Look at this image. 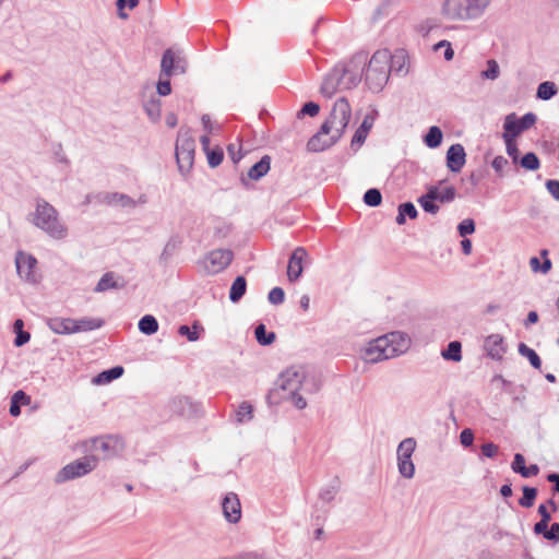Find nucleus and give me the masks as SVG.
Returning <instances> with one entry per match:
<instances>
[{
  "instance_id": "obj_1",
  "label": "nucleus",
  "mask_w": 559,
  "mask_h": 559,
  "mask_svg": "<svg viewBox=\"0 0 559 559\" xmlns=\"http://www.w3.org/2000/svg\"><path fill=\"white\" fill-rule=\"evenodd\" d=\"M350 116L352 109L348 100L345 97L338 98L319 131L309 139L308 151L318 153L333 146L345 132Z\"/></svg>"
},
{
  "instance_id": "obj_2",
  "label": "nucleus",
  "mask_w": 559,
  "mask_h": 559,
  "mask_svg": "<svg viewBox=\"0 0 559 559\" xmlns=\"http://www.w3.org/2000/svg\"><path fill=\"white\" fill-rule=\"evenodd\" d=\"M31 222L52 239L62 240L68 237V227L60 219L58 211L44 199H36V206Z\"/></svg>"
},
{
  "instance_id": "obj_3",
  "label": "nucleus",
  "mask_w": 559,
  "mask_h": 559,
  "mask_svg": "<svg viewBox=\"0 0 559 559\" xmlns=\"http://www.w3.org/2000/svg\"><path fill=\"white\" fill-rule=\"evenodd\" d=\"M390 51L380 49L372 55L367 68H365L366 84L373 93L381 92L386 84L390 76Z\"/></svg>"
},
{
  "instance_id": "obj_4",
  "label": "nucleus",
  "mask_w": 559,
  "mask_h": 559,
  "mask_svg": "<svg viewBox=\"0 0 559 559\" xmlns=\"http://www.w3.org/2000/svg\"><path fill=\"white\" fill-rule=\"evenodd\" d=\"M490 0H445L442 14L451 21L474 20L483 15Z\"/></svg>"
},
{
  "instance_id": "obj_5",
  "label": "nucleus",
  "mask_w": 559,
  "mask_h": 559,
  "mask_svg": "<svg viewBox=\"0 0 559 559\" xmlns=\"http://www.w3.org/2000/svg\"><path fill=\"white\" fill-rule=\"evenodd\" d=\"M281 390L288 393H296V391H304L307 393H314L319 390V384L313 379H308L304 371L297 368H289L283 372L278 380Z\"/></svg>"
},
{
  "instance_id": "obj_6",
  "label": "nucleus",
  "mask_w": 559,
  "mask_h": 559,
  "mask_svg": "<svg viewBox=\"0 0 559 559\" xmlns=\"http://www.w3.org/2000/svg\"><path fill=\"white\" fill-rule=\"evenodd\" d=\"M368 55L366 52L355 53L345 64H337V69L343 73L342 82L345 90L356 87L362 79L367 66Z\"/></svg>"
},
{
  "instance_id": "obj_7",
  "label": "nucleus",
  "mask_w": 559,
  "mask_h": 559,
  "mask_svg": "<svg viewBox=\"0 0 559 559\" xmlns=\"http://www.w3.org/2000/svg\"><path fill=\"white\" fill-rule=\"evenodd\" d=\"M95 455H85L63 466L56 475V483L61 484L87 475L97 466Z\"/></svg>"
},
{
  "instance_id": "obj_8",
  "label": "nucleus",
  "mask_w": 559,
  "mask_h": 559,
  "mask_svg": "<svg viewBox=\"0 0 559 559\" xmlns=\"http://www.w3.org/2000/svg\"><path fill=\"white\" fill-rule=\"evenodd\" d=\"M195 142L189 132L180 131L176 142V159L178 169L182 175H187L194 163Z\"/></svg>"
},
{
  "instance_id": "obj_9",
  "label": "nucleus",
  "mask_w": 559,
  "mask_h": 559,
  "mask_svg": "<svg viewBox=\"0 0 559 559\" xmlns=\"http://www.w3.org/2000/svg\"><path fill=\"white\" fill-rule=\"evenodd\" d=\"M416 450V440L414 438H405L400 442L396 450L397 468L402 477L411 479L415 475V465L412 455Z\"/></svg>"
},
{
  "instance_id": "obj_10",
  "label": "nucleus",
  "mask_w": 559,
  "mask_h": 559,
  "mask_svg": "<svg viewBox=\"0 0 559 559\" xmlns=\"http://www.w3.org/2000/svg\"><path fill=\"white\" fill-rule=\"evenodd\" d=\"M234 252L229 249H215L210 251L204 260L203 267L207 274H217L224 271L233 261Z\"/></svg>"
},
{
  "instance_id": "obj_11",
  "label": "nucleus",
  "mask_w": 559,
  "mask_h": 559,
  "mask_svg": "<svg viewBox=\"0 0 559 559\" xmlns=\"http://www.w3.org/2000/svg\"><path fill=\"white\" fill-rule=\"evenodd\" d=\"M37 260L36 258L24 251H17L15 254V266L17 275L21 280L36 284L38 282V275L36 273Z\"/></svg>"
},
{
  "instance_id": "obj_12",
  "label": "nucleus",
  "mask_w": 559,
  "mask_h": 559,
  "mask_svg": "<svg viewBox=\"0 0 559 559\" xmlns=\"http://www.w3.org/2000/svg\"><path fill=\"white\" fill-rule=\"evenodd\" d=\"M537 117L534 112H526L522 118L518 119L514 112L509 114L504 118L503 129L506 134L510 136H519L522 132L535 124Z\"/></svg>"
},
{
  "instance_id": "obj_13",
  "label": "nucleus",
  "mask_w": 559,
  "mask_h": 559,
  "mask_svg": "<svg viewBox=\"0 0 559 559\" xmlns=\"http://www.w3.org/2000/svg\"><path fill=\"white\" fill-rule=\"evenodd\" d=\"M187 62L173 49H166L160 60V76L170 78L186 72Z\"/></svg>"
},
{
  "instance_id": "obj_14",
  "label": "nucleus",
  "mask_w": 559,
  "mask_h": 559,
  "mask_svg": "<svg viewBox=\"0 0 559 559\" xmlns=\"http://www.w3.org/2000/svg\"><path fill=\"white\" fill-rule=\"evenodd\" d=\"M394 356V348L390 347L383 336L371 341L365 350L366 360L373 364Z\"/></svg>"
},
{
  "instance_id": "obj_15",
  "label": "nucleus",
  "mask_w": 559,
  "mask_h": 559,
  "mask_svg": "<svg viewBox=\"0 0 559 559\" xmlns=\"http://www.w3.org/2000/svg\"><path fill=\"white\" fill-rule=\"evenodd\" d=\"M222 510L225 520L228 523L236 524L241 519V503L235 492H228L225 495L222 501Z\"/></svg>"
},
{
  "instance_id": "obj_16",
  "label": "nucleus",
  "mask_w": 559,
  "mask_h": 559,
  "mask_svg": "<svg viewBox=\"0 0 559 559\" xmlns=\"http://www.w3.org/2000/svg\"><path fill=\"white\" fill-rule=\"evenodd\" d=\"M308 258V252L304 247H297L288 261L287 277L289 282H296L301 276L304 267L302 262Z\"/></svg>"
},
{
  "instance_id": "obj_17",
  "label": "nucleus",
  "mask_w": 559,
  "mask_h": 559,
  "mask_svg": "<svg viewBox=\"0 0 559 559\" xmlns=\"http://www.w3.org/2000/svg\"><path fill=\"white\" fill-rule=\"evenodd\" d=\"M94 452L102 453L104 459H109L118 453V439L112 436L97 437L91 440Z\"/></svg>"
},
{
  "instance_id": "obj_18",
  "label": "nucleus",
  "mask_w": 559,
  "mask_h": 559,
  "mask_svg": "<svg viewBox=\"0 0 559 559\" xmlns=\"http://www.w3.org/2000/svg\"><path fill=\"white\" fill-rule=\"evenodd\" d=\"M342 75H343V73L338 71L337 66L334 67L331 70V72H329L325 75V78L322 82V85L320 88L321 94L325 97L331 98L336 93V91L345 90L343 87Z\"/></svg>"
},
{
  "instance_id": "obj_19",
  "label": "nucleus",
  "mask_w": 559,
  "mask_h": 559,
  "mask_svg": "<svg viewBox=\"0 0 559 559\" xmlns=\"http://www.w3.org/2000/svg\"><path fill=\"white\" fill-rule=\"evenodd\" d=\"M466 162V153L462 144H452L447 152V167L452 173H460Z\"/></svg>"
},
{
  "instance_id": "obj_20",
  "label": "nucleus",
  "mask_w": 559,
  "mask_h": 559,
  "mask_svg": "<svg viewBox=\"0 0 559 559\" xmlns=\"http://www.w3.org/2000/svg\"><path fill=\"white\" fill-rule=\"evenodd\" d=\"M271 168V157L269 155L262 156V158L251 166L247 173V176L241 175L240 182L248 187V180L258 181L264 177Z\"/></svg>"
},
{
  "instance_id": "obj_21",
  "label": "nucleus",
  "mask_w": 559,
  "mask_h": 559,
  "mask_svg": "<svg viewBox=\"0 0 559 559\" xmlns=\"http://www.w3.org/2000/svg\"><path fill=\"white\" fill-rule=\"evenodd\" d=\"M484 348L487 352V355L492 359H501L506 353L503 337L499 334H491L487 336L484 343Z\"/></svg>"
},
{
  "instance_id": "obj_22",
  "label": "nucleus",
  "mask_w": 559,
  "mask_h": 559,
  "mask_svg": "<svg viewBox=\"0 0 559 559\" xmlns=\"http://www.w3.org/2000/svg\"><path fill=\"white\" fill-rule=\"evenodd\" d=\"M383 337L390 344V347L394 348L395 356L406 352L411 344L408 335L400 331L391 332L383 335Z\"/></svg>"
},
{
  "instance_id": "obj_23",
  "label": "nucleus",
  "mask_w": 559,
  "mask_h": 559,
  "mask_svg": "<svg viewBox=\"0 0 559 559\" xmlns=\"http://www.w3.org/2000/svg\"><path fill=\"white\" fill-rule=\"evenodd\" d=\"M74 319L71 318H52L48 321V326L57 334H73Z\"/></svg>"
},
{
  "instance_id": "obj_24",
  "label": "nucleus",
  "mask_w": 559,
  "mask_h": 559,
  "mask_svg": "<svg viewBox=\"0 0 559 559\" xmlns=\"http://www.w3.org/2000/svg\"><path fill=\"white\" fill-rule=\"evenodd\" d=\"M123 286V283H119L116 280V274L114 272H106L96 284L94 292L104 293L109 289H121Z\"/></svg>"
},
{
  "instance_id": "obj_25",
  "label": "nucleus",
  "mask_w": 559,
  "mask_h": 559,
  "mask_svg": "<svg viewBox=\"0 0 559 559\" xmlns=\"http://www.w3.org/2000/svg\"><path fill=\"white\" fill-rule=\"evenodd\" d=\"M123 367L115 366L110 369L104 370L92 379L93 384L104 385L120 378L123 374Z\"/></svg>"
},
{
  "instance_id": "obj_26",
  "label": "nucleus",
  "mask_w": 559,
  "mask_h": 559,
  "mask_svg": "<svg viewBox=\"0 0 559 559\" xmlns=\"http://www.w3.org/2000/svg\"><path fill=\"white\" fill-rule=\"evenodd\" d=\"M143 108L148 119L157 123L162 117V102L158 96H152L148 100L144 102Z\"/></svg>"
},
{
  "instance_id": "obj_27",
  "label": "nucleus",
  "mask_w": 559,
  "mask_h": 559,
  "mask_svg": "<svg viewBox=\"0 0 559 559\" xmlns=\"http://www.w3.org/2000/svg\"><path fill=\"white\" fill-rule=\"evenodd\" d=\"M104 324V320L99 318L74 319V333L97 330L100 329Z\"/></svg>"
},
{
  "instance_id": "obj_28",
  "label": "nucleus",
  "mask_w": 559,
  "mask_h": 559,
  "mask_svg": "<svg viewBox=\"0 0 559 559\" xmlns=\"http://www.w3.org/2000/svg\"><path fill=\"white\" fill-rule=\"evenodd\" d=\"M372 124H373V119L370 118L369 116H366L365 119L362 120L361 124L359 126V128L356 130L355 134L353 135V139H352V146H360L367 139V135L370 131V129L372 128Z\"/></svg>"
},
{
  "instance_id": "obj_29",
  "label": "nucleus",
  "mask_w": 559,
  "mask_h": 559,
  "mask_svg": "<svg viewBox=\"0 0 559 559\" xmlns=\"http://www.w3.org/2000/svg\"><path fill=\"white\" fill-rule=\"evenodd\" d=\"M247 290V281L243 276H237L231 284L229 290V299L231 302H238Z\"/></svg>"
},
{
  "instance_id": "obj_30",
  "label": "nucleus",
  "mask_w": 559,
  "mask_h": 559,
  "mask_svg": "<svg viewBox=\"0 0 559 559\" xmlns=\"http://www.w3.org/2000/svg\"><path fill=\"white\" fill-rule=\"evenodd\" d=\"M429 192H433V200L440 203H450L455 199L456 191L454 187H447L443 191L439 190L438 186H431L428 188Z\"/></svg>"
},
{
  "instance_id": "obj_31",
  "label": "nucleus",
  "mask_w": 559,
  "mask_h": 559,
  "mask_svg": "<svg viewBox=\"0 0 559 559\" xmlns=\"http://www.w3.org/2000/svg\"><path fill=\"white\" fill-rule=\"evenodd\" d=\"M338 490H340V480L337 477H335L329 486H326L320 490L319 502H321L323 504L330 503L331 501L334 500Z\"/></svg>"
},
{
  "instance_id": "obj_32",
  "label": "nucleus",
  "mask_w": 559,
  "mask_h": 559,
  "mask_svg": "<svg viewBox=\"0 0 559 559\" xmlns=\"http://www.w3.org/2000/svg\"><path fill=\"white\" fill-rule=\"evenodd\" d=\"M441 356L445 360L459 362L462 360V344L459 341H452L447 348L441 352Z\"/></svg>"
},
{
  "instance_id": "obj_33",
  "label": "nucleus",
  "mask_w": 559,
  "mask_h": 559,
  "mask_svg": "<svg viewBox=\"0 0 559 559\" xmlns=\"http://www.w3.org/2000/svg\"><path fill=\"white\" fill-rule=\"evenodd\" d=\"M138 328L141 333L153 335L158 331V322L154 316L145 314L140 319Z\"/></svg>"
},
{
  "instance_id": "obj_34",
  "label": "nucleus",
  "mask_w": 559,
  "mask_h": 559,
  "mask_svg": "<svg viewBox=\"0 0 559 559\" xmlns=\"http://www.w3.org/2000/svg\"><path fill=\"white\" fill-rule=\"evenodd\" d=\"M418 215L417 209L412 202H405L399 205V214L396 216V223L403 225L406 222V216L411 219L416 218Z\"/></svg>"
},
{
  "instance_id": "obj_35",
  "label": "nucleus",
  "mask_w": 559,
  "mask_h": 559,
  "mask_svg": "<svg viewBox=\"0 0 559 559\" xmlns=\"http://www.w3.org/2000/svg\"><path fill=\"white\" fill-rule=\"evenodd\" d=\"M558 93V88L554 82H542L537 87L536 97L542 100H549Z\"/></svg>"
},
{
  "instance_id": "obj_36",
  "label": "nucleus",
  "mask_w": 559,
  "mask_h": 559,
  "mask_svg": "<svg viewBox=\"0 0 559 559\" xmlns=\"http://www.w3.org/2000/svg\"><path fill=\"white\" fill-rule=\"evenodd\" d=\"M442 131L439 127L432 126L429 128L428 132L426 133L424 138L425 144L430 148L438 147L442 142Z\"/></svg>"
},
{
  "instance_id": "obj_37",
  "label": "nucleus",
  "mask_w": 559,
  "mask_h": 559,
  "mask_svg": "<svg viewBox=\"0 0 559 559\" xmlns=\"http://www.w3.org/2000/svg\"><path fill=\"white\" fill-rule=\"evenodd\" d=\"M254 335L258 343L262 346L271 345L276 338L275 333L267 332L263 323H260L255 326Z\"/></svg>"
},
{
  "instance_id": "obj_38",
  "label": "nucleus",
  "mask_w": 559,
  "mask_h": 559,
  "mask_svg": "<svg viewBox=\"0 0 559 559\" xmlns=\"http://www.w3.org/2000/svg\"><path fill=\"white\" fill-rule=\"evenodd\" d=\"M518 350H519L520 355H522L523 357H526L530 360V364L532 365L533 368L540 369L542 360H540L538 354L534 349L528 347L525 343H520Z\"/></svg>"
},
{
  "instance_id": "obj_39",
  "label": "nucleus",
  "mask_w": 559,
  "mask_h": 559,
  "mask_svg": "<svg viewBox=\"0 0 559 559\" xmlns=\"http://www.w3.org/2000/svg\"><path fill=\"white\" fill-rule=\"evenodd\" d=\"M433 192L427 191L426 194L418 198V203L423 207V210L430 214H437L439 212V205L433 200Z\"/></svg>"
},
{
  "instance_id": "obj_40",
  "label": "nucleus",
  "mask_w": 559,
  "mask_h": 559,
  "mask_svg": "<svg viewBox=\"0 0 559 559\" xmlns=\"http://www.w3.org/2000/svg\"><path fill=\"white\" fill-rule=\"evenodd\" d=\"M523 496L519 500V504L523 508H532L537 497V489L535 487L524 486L522 488Z\"/></svg>"
},
{
  "instance_id": "obj_41",
  "label": "nucleus",
  "mask_w": 559,
  "mask_h": 559,
  "mask_svg": "<svg viewBox=\"0 0 559 559\" xmlns=\"http://www.w3.org/2000/svg\"><path fill=\"white\" fill-rule=\"evenodd\" d=\"M199 330L203 331V328L198 322H194L192 328L188 325H180L178 334L186 336L190 342H195L200 338Z\"/></svg>"
},
{
  "instance_id": "obj_42",
  "label": "nucleus",
  "mask_w": 559,
  "mask_h": 559,
  "mask_svg": "<svg viewBox=\"0 0 559 559\" xmlns=\"http://www.w3.org/2000/svg\"><path fill=\"white\" fill-rule=\"evenodd\" d=\"M253 407L249 402H242L236 411V420L240 424L252 419Z\"/></svg>"
},
{
  "instance_id": "obj_43",
  "label": "nucleus",
  "mask_w": 559,
  "mask_h": 559,
  "mask_svg": "<svg viewBox=\"0 0 559 559\" xmlns=\"http://www.w3.org/2000/svg\"><path fill=\"white\" fill-rule=\"evenodd\" d=\"M364 202L366 205L376 207L382 202V194L379 189L370 188L364 194Z\"/></svg>"
},
{
  "instance_id": "obj_44",
  "label": "nucleus",
  "mask_w": 559,
  "mask_h": 559,
  "mask_svg": "<svg viewBox=\"0 0 559 559\" xmlns=\"http://www.w3.org/2000/svg\"><path fill=\"white\" fill-rule=\"evenodd\" d=\"M520 164L526 170H537L540 167L539 158L533 152L524 154L520 160Z\"/></svg>"
},
{
  "instance_id": "obj_45",
  "label": "nucleus",
  "mask_w": 559,
  "mask_h": 559,
  "mask_svg": "<svg viewBox=\"0 0 559 559\" xmlns=\"http://www.w3.org/2000/svg\"><path fill=\"white\" fill-rule=\"evenodd\" d=\"M108 203H119L123 207H133L135 202L127 194L111 193L105 197Z\"/></svg>"
},
{
  "instance_id": "obj_46",
  "label": "nucleus",
  "mask_w": 559,
  "mask_h": 559,
  "mask_svg": "<svg viewBox=\"0 0 559 559\" xmlns=\"http://www.w3.org/2000/svg\"><path fill=\"white\" fill-rule=\"evenodd\" d=\"M500 73L499 64L495 59H489L487 61V69L481 71V78L487 80H496L498 79Z\"/></svg>"
},
{
  "instance_id": "obj_47",
  "label": "nucleus",
  "mask_w": 559,
  "mask_h": 559,
  "mask_svg": "<svg viewBox=\"0 0 559 559\" xmlns=\"http://www.w3.org/2000/svg\"><path fill=\"white\" fill-rule=\"evenodd\" d=\"M169 405L173 412L182 415L185 414L186 407L190 406V401L185 396L175 397L170 401Z\"/></svg>"
},
{
  "instance_id": "obj_48",
  "label": "nucleus",
  "mask_w": 559,
  "mask_h": 559,
  "mask_svg": "<svg viewBox=\"0 0 559 559\" xmlns=\"http://www.w3.org/2000/svg\"><path fill=\"white\" fill-rule=\"evenodd\" d=\"M206 157H207L209 165L212 168H214V167H217L218 165H221V163L223 162L224 153L219 147H217V148L207 151Z\"/></svg>"
},
{
  "instance_id": "obj_49",
  "label": "nucleus",
  "mask_w": 559,
  "mask_h": 559,
  "mask_svg": "<svg viewBox=\"0 0 559 559\" xmlns=\"http://www.w3.org/2000/svg\"><path fill=\"white\" fill-rule=\"evenodd\" d=\"M503 140L506 142L507 146V153L508 155L513 159V162H516L519 156V148L514 142V136H510L509 134L503 133Z\"/></svg>"
},
{
  "instance_id": "obj_50",
  "label": "nucleus",
  "mask_w": 559,
  "mask_h": 559,
  "mask_svg": "<svg viewBox=\"0 0 559 559\" xmlns=\"http://www.w3.org/2000/svg\"><path fill=\"white\" fill-rule=\"evenodd\" d=\"M475 231V222L472 218H465L457 225V233L461 237H466Z\"/></svg>"
},
{
  "instance_id": "obj_51",
  "label": "nucleus",
  "mask_w": 559,
  "mask_h": 559,
  "mask_svg": "<svg viewBox=\"0 0 559 559\" xmlns=\"http://www.w3.org/2000/svg\"><path fill=\"white\" fill-rule=\"evenodd\" d=\"M267 298L272 305H281L284 302L285 293L283 288L274 287L270 290Z\"/></svg>"
},
{
  "instance_id": "obj_52",
  "label": "nucleus",
  "mask_w": 559,
  "mask_h": 559,
  "mask_svg": "<svg viewBox=\"0 0 559 559\" xmlns=\"http://www.w3.org/2000/svg\"><path fill=\"white\" fill-rule=\"evenodd\" d=\"M52 154L57 163L64 164L67 166L70 164L67 155L63 152L61 143L52 144Z\"/></svg>"
},
{
  "instance_id": "obj_53",
  "label": "nucleus",
  "mask_w": 559,
  "mask_h": 559,
  "mask_svg": "<svg viewBox=\"0 0 559 559\" xmlns=\"http://www.w3.org/2000/svg\"><path fill=\"white\" fill-rule=\"evenodd\" d=\"M227 153L234 164H238L243 157L241 145L229 144L227 146Z\"/></svg>"
},
{
  "instance_id": "obj_54",
  "label": "nucleus",
  "mask_w": 559,
  "mask_h": 559,
  "mask_svg": "<svg viewBox=\"0 0 559 559\" xmlns=\"http://www.w3.org/2000/svg\"><path fill=\"white\" fill-rule=\"evenodd\" d=\"M159 75V80L157 82V94L158 96H167L171 93V85L169 78H165Z\"/></svg>"
},
{
  "instance_id": "obj_55",
  "label": "nucleus",
  "mask_w": 559,
  "mask_h": 559,
  "mask_svg": "<svg viewBox=\"0 0 559 559\" xmlns=\"http://www.w3.org/2000/svg\"><path fill=\"white\" fill-rule=\"evenodd\" d=\"M481 454L485 457L493 459L499 453V447L492 442L484 443L480 448Z\"/></svg>"
},
{
  "instance_id": "obj_56",
  "label": "nucleus",
  "mask_w": 559,
  "mask_h": 559,
  "mask_svg": "<svg viewBox=\"0 0 559 559\" xmlns=\"http://www.w3.org/2000/svg\"><path fill=\"white\" fill-rule=\"evenodd\" d=\"M525 467H526L525 457L523 456V454L515 453L514 457H513V462L511 463L512 471L514 473L521 475Z\"/></svg>"
},
{
  "instance_id": "obj_57",
  "label": "nucleus",
  "mask_w": 559,
  "mask_h": 559,
  "mask_svg": "<svg viewBox=\"0 0 559 559\" xmlns=\"http://www.w3.org/2000/svg\"><path fill=\"white\" fill-rule=\"evenodd\" d=\"M404 63H405L404 56H399V55L391 56V60L389 62L390 72L391 71L402 72L404 70Z\"/></svg>"
},
{
  "instance_id": "obj_58",
  "label": "nucleus",
  "mask_w": 559,
  "mask_h": 559,
  "mask_svg": "<svg viewBox=\"0 0 559 559\" xmlns=\"http://www.w3.org/2000/svg\"><path fill=\"white\" fill-rule=\"evenodd\" d=\"M319 111L320 106L317 103L308 102L301 107L299 115H308L310 117H314L319 114Z\"/></svg>"
},
{
  "instance_id": "obj_59",
  "label": "nucleus",
  "mask_w": 559,
  "mask_h": 559,
  "mask_svg": "<svg viewBox=\"0 0 559 559\" xmlns=\"http://www.w3.org/2000/svg\"><path fill=\"white\" fill-rule=\"evenodd\" d=\"M460 441H461V444L465 448H468L473 444L474 442V432L472 429L469 428H465L461 431L460 433Z\"/></svg>"
},
{
  "instance_id": "obj_60",
  "label": "nucleus",
  "mask_w": 559,
  "mask_h": 559,
  "mask_svg": "<svg viewBox=\"0 0 559 559\" xmlns=\"http://www.w3.org/2000/svg\"><path fill=\"white\" fill-rule=\"evenodd\" d=\"M508 164V159L501 155L496 156L491 162L492 168L500 177L502 176L503 168L507 167Z\"/></svg>"
},
{
  "instance_id": "obj_61",
  "label": "nucleus",
  "mask_w": 559,
  "mask_h": 559,
  "mask_svg": "<svg viewBox=\"0 0 559 559\" xmlns=\"http://www.w3.org/2000/svg\"><path fill=\"white\" fill-rule=\"evenodd\" d=\"M485 177V171L483 169H477L471 173V175L466 178V180L469 182L471 187L474 189L476 188L480 181Z\"/></svg>"
},
{
  "instance_id": "obj_62",
  "label": "nucleus",
  "mask_w": 559,
  "mask_h": 559,
  "mask_svg": "<svg viewBox=\"0 0 559 559\" xmlns=\"http://www.w3.org/2000/svg\"><path fill=\"white\" fill-rule=\"evenodd\" d=\"M545 539L552 543L559 542V523H552L545 534Z\"/></svg>"
},
{
  "instance_id": "obj_63",
  "label": "nucleus",
  "mask_w": 559,
  "mask_h": 559,
  "mask_svg": "<svg viewBox=\"0 0 559 559\" xmlns=\"http://www.w3.org/2000/svg\"><path fill=\"white\" fill-rule=\"evenodd\" d=\"M546 188L549 194L557 201H559V180L549 179L546 181Z\"/></svg>"
},
{
  "instance_id": "obj_64",
  "label": "nucleus",
  "mask_w": 559,
  "mask_h": 559,
  "mask_svg": "<svg viewBox=\"0 0 559 559\" xmlns=\"http://www.w3.org/2000/svg\"><path fill=\"white\" fill-rule=\"evenodd\" d=\"M29 340H31V334L27 331H21L16 334V336L14 338V345L16 347H21V346L25 345L26 343H28Z\"/></svg>"
}]
</instances>
